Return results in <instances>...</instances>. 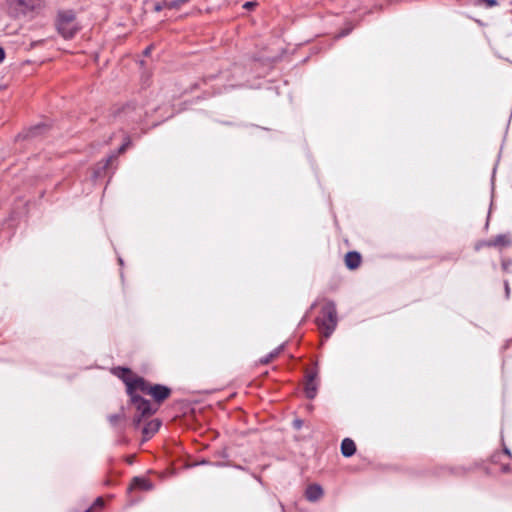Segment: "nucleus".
I'll return each instance as SVG.
<instances>
[{
	"label": "nucleus",
	"mask_w": 512,
	"mask_h": 512,
	"mask_svg": "<svg viewBox=\"0 0 512 512\" xmlns=\"http://www.w3.org/2000/svg\"><path fill=\"white\" fill-rule=\"evenodd\" d=\"M319 329L325 337H329L335 330L338 318L335 305L326 303L321 310V316L317 319Z\"/></svg>",
	"instance_id": "obj_1"
},
{
	"label": "nucleus",
	"mask_w": 512,
	"mask_h": 512,
	"mask_svg": "<svg viewBox=\"0 0 512 512\" xmlns=\"http://www.w3.org/2000/svg\"><path fill=\"white\" fill-rule=\"evenodd\" d=\"M57 29L66 39L72 38L76 33L75 15L72 11H63L58 14Z\"/></svg>",
	"instance_id": "obj_2"
},
{
	"label": "nucleus",
	"mask_w": 512,
	"mask_h": 512,
	"mask_svg": "<svg viewBox=\"0 0 512 512\" xmlns=\"http://www.w3.org/2000/svg\"><path fill=\"white\" fill-rule=\"evenodd\" d=\"M144 114L143 107L134 102H129L115 113V117L127 122H138Z\"/></svg>",
	"instance_id": "obj_3"
},
{
	"label": "nucleus",
	"mask_w": 512,
	"mask_h": 512,
	"mask_svg": "<svg viewBox=\"0 0 512 512\" xmlns=\"http://www.w3.org/2000/svg\"><path fill=\"white\" fill-rule=\"evenodd\" d=\"M131 401L137 410V414L133 420L135 426H138L143 418L149 417L156 412V409L152 408L150 402L139 395L133 394Z\"/></svg>",
	"instance_id": "obj_4"
},
{
	"label": "nucleus",
	"mask_w": 512,
	"mask_h": 512,
	"mask_svg": "<svg viewBox=\"0 0 512 512\" xmlns=\"http://www.w3.org/2000/svg\"><path fill=\"white\" fill-rule=\"evenodd\" d=\"M148 394L151 395L157 402H162L170 396L171 390L166 386L156 384L149 388Z\"/></svg>",
	"instance_id": "obj_5"
},
{
	"label": "nucleus",
	"mask_w": 512,
	"mask_h": 512,
	"mask_svg": "<svg viewBox=\"0 0 512 512\" xmlns=\"http://www.w3.org/2000/svg\"><path fill=\"white\" fill-rule=\"evenodd\" d=\"M114 373L125 382L127 386V392L130 396H132L134 393H132L131 387L136 376L133 375L130 369L122 367L115 368Z\"/></svg>",
	"instance_id": "obj_6"
},
{
	"label": "nucleus",
	"mask_w": 512,
	"mask_h": 512,
	"mask_svg": "<svg viewBox=\"0 0 512 512\" xmlns=\"http://www.w3.org/2000/svg\"><path fill=\"white\" fill-rule=\"evenodd\" d=\"M130 144H131V141H130V139L127 137V138L124 140V142L122 143V145L118 148V151H117V152H115V153H112L110 156H108V157L105 159L104 163H103V164H101V166H99V167H98V169H97V171H96L97 176H99V175H100L101 170L108 169L109 165L111 164V162H112L113 160H115V159L117 158L118 154L123 153V152H124V151L129 147V145H130Z\"/></svg>",
	"instance_id": "obj_7"
},
{
	"label": "nucleus",
	"mask_w": 512,
	"mask_h": 512,
	"mask_svg": "<svg viewBox=\"0 0 512 512\" xmlns=\"http://www.w3.org/2000/svg\"><path fill=\"white\" fill-rule=\"evenodd\" d=\"M323 489L318 484H311L305 491V496L308 501L315 502L323 496Z\"/></svg>",
	"instance_id": "obj_8"
},
{
	"label": "nucleus",
	"mask_w": 512,
	"mask_h": 512,
	"mask_svg": "<svg viewBox=\"0 0 512 512\" xmlns=\"http://www.w3.org/2000/svg\"><path fill=\"white\" fill-rule=\"evenodd\" d=\"M161 422L158 419H154L148 422L142 429L144 440L151 438L160 428Z\"/></svg>",
	"instance_id": "obj_9"
},
{
	"label": "nucleus",
	"mask_w": 512,
	"mask_h": 512,
	"mask_svg": "<svg viewBox=\"0 0 512 512\" xmlns=\"http://www.w3.org/2000/svg\"><path fill=\"white\" fill-rule=\"evenodd\" d=\"M361 263V255L356 251H350L345 255V264L349 269H356Z\"/></svg>",
	"instance_id": "obj_10"
},
{
	"label": "nucleus",
	"mask_w": 512,
	"mask_h": 512,
	"mask_svg": "<svg viewBox=\"0 0 512 512\" xmlns=\"http://www.w3.org/2000/svg\"><path fill=\"white\" fill-rule=\"evenodd\" d=\"M356 451V445L350 438H345L341 444V453L345 457L352 456Z\"/></svg>",
	"instance_id": "obj_11"
},
{
	"label": "nucleus",
	"mask_w": 512,
	"mask_h": 512,
	"mask_svg": "<svg viewBox=\"0 0 512 512\" xmlns=\"http://www.w3.org/2000/svg\"><path fill=\"white\" fill-rule=\"evenodd\" d=\"M151 386L152 385H149L143 378L136 377L133 380L131 391H132V393H134V391L138 389V390L148 394L149 388Z\"/></svg>",
	"instance_id": "obj_12"
},
{
	"label": "nucleus",
	"mask_w": 512,
	"mask_h": 512,
	"mask_svg": "<svg viewBox=\"0 0 512 512\" xmlns=\"http://www.w3.org/2000/svg\"><path fill=\"white\" fill-rule=\"evenodd\" d=\"M509 244H510V239H509L508 235H505V234H499L494 239L486 242L487 246H494V247L507 246Z\"/></svg>",
	"instance_id": "obj_13"
},
{
	"label": "nucleus",
	"mask_w": 512,
	"mask_h": 512,
	"mask_svg": "<svg viewBox=\"0 0 512 512\" xmlns=\"http://www.w3.org/2000/svg\"><path fill=\"white\" fill-rule=\"evenodd\" d=\"M132 487L134 488H139V489H142V490H151L153 485L152 483L145 479V478H139V477H135L132 481V484H131Z\"/></svg>",
	"instance_id": "obj_14"
},
{
	"label": "nucleus",
	"mask_w": 512,
	"mask_h": 512,
	"mask_svg": "<svg viewBox=\"0 0 512 512\" xmlns=\"http://www.w3.org/2000/svg\"><path fill=\"white\" fill-rule=\"evenodd\" d=\"M316 391H317V388L314 383V378H313V376H311L305 385L306 396L310 399H313L316 395Z\"/></svg>",
	"instance_id": "obj_15"
},
{
	"label": "nucleus",
	"mask_w": 512,
	"mask_h": 512,
	"mask_svg": "<svg viewBox=\"0 0 512 512\" xmlns=\"http://www.w3.org/2000/svg\"><path fill=\"white\" fill-rule=\"evenodd\" d=\"M45 129H46V125H44V124L36 125L30 129V132H29L30 136H32V137L37 136L38 134L42 133V131Z\"/></svg>",
	"instance_id": "obj_16"
},
{
	"label": "nucleus",
	"mask_w": 512,
	"mask_h": 512,
	"mask_svg": "<svg viewBox=\"0 0 512 512\" xmlns=\"http://www.w3.org/2000/svg\"><path fill=\"white\" fill-rule=\"evenodd\" d=\"M277 354H278V352L270 353L268 356L260 359V363L268 364L270 361H272L277 356Z\"/></svg>",
	"instance_id": "obj_17"
},
{
	"label": "nucleus",
	"mask_w": 512,
	"mask_h": 512,
	"mask_svg": "<svg viewBox=\"0 0 512 512\" xmlns=\"http://www.w3.org/2000/svg\"><path fill=\"white\" fill-rule=\"evenodd\" d=\"M479 3H484L486 7H494L498 4L497 0H478Z\"/></svg>",
	"instance_id": "obj_18"
},
{
	"label": "nucleus",
	"mask_w": 512,
	"mask_h": 512,
	"mask_svg": "<svg viewBox=\"0 0 512 512\" xmlns=\"http://www.w3.org/2000/svg\"><path fill=\"white\" fill-rule=\"evenodd\" d=\"M188 2V0H174L173 2H171L169 4V7L171 8H178L180 7L182 4Z\"/></svg>",
	"instance_id": "obj_19"
},
{
	"label": "nucleus",
	"mask_w": 512,
	"mask_h": 512,
	"mask_svg": "<svg viewBox=\"0 0 512 512\" xmlns=\"http://www.w3.org/2000/svg\"><path fill=\"white\" fill-rule=\"evenodd\" d=\"M255 6H256V3H255V2H252V1H248V2H245V3L243 4V8H244V9H247V10H251V9H253Z\"/></svg>",
	"instance_id": "obj_20"
},
{
	"label": "nucleus",
	"mask_w": 512,
	"mask_h": 512,
	"mask_svg": "<svg viewBox=\"0 0 512 512\" xmlns=\"http://www.w3.org/2000/svg\"><path fill=\"white\" fill-rule=\"evenodd\" d=\"M13 1L18 3L19 5L26 6V7L31 5V3H32V0H13Z\"/></svg>",
	"instance_id": "obj_21"
},
{
	"label": "nucleus",
	"mask_w": 512,
	"mask_h": 512,
	"mask_svg": "<svg viewBox=\"0 0 512 512\" xmlns=\"http://www.w3.org/2000/svg\"><path fill=\"white\" fill-rule=\"evenodd\" d=\"M348 33H349V30H344V31L340 32V33L337 35V38L344 37V36L348 35Z\"/></svg>",
	"instance_id": "obj_22"
},
{
	"label": "nucleus",
	"mask_w": 512,
	"mask_h": 512,
	"mask_svg": "<svg viewBox=\"0 0 512 512\" xmlns=\"http://www.w3.org/2000/svg\"><path fill=\"white\" fill-rule=\"evenodd\" d=\"M5 52L2 47H0V63L4 60Z\"/></svg>",
	"instance_id": "obj_23"
},
{
	"label": "nucleus",
	"mask_w": 512,
	"mask_h": 512,
	"mask_svg": "<svg viewBox=\"0 0 512 512\" xmlns=\"http://www.w3.org/2000/svg\"><path fill=\"white\" fill-rule=\"evenodd\" d=\"M510 264H511V262H510V261H506V260H504V261L502 262V266H503L504 270H507V268H508V266H509Z\"/></svg>",
	"instance_id": "obj_24"
},
{
	"label": "nucleus",
	"mask_w": 512,
	"mask_h": 512,
	"mask_svg": "<svg viewBox=\"0 0 512 512\" xmlns=\"http://www.w3.org/2000/svg\"><path fill=\"white\" fill-rule=\"evenodd\" d=\"M501 470H502L504 473H506V472H509V471H510V467H509L508 465H503V466L501 467Z\"/></svg>",
	"instance_id": "obj_25"
},
{
	"label": "nucleus",
	"mask_w": 512,
	"mask_h": 512,
	"mask_svg": "<svg viewBox=\"0 0 512 512\" xmlns=\"http://www.w3.org/2000/svg\"><path fill=\"white\" fill-rule=\"evenodd\" d=\"M95 505L102 506L103 505V499L102 498H97L96 501H95Z\"/></svg>",
	"instance_id": "obj_26"
},
{
	"label": "nucleus",
	"mask_w": 512,
	"mask_h": 512,
	"mask_svg": "<svg viewBox=\"0 0 512 512\" xmlns=\"http://www.w3.org/2000/svg\"><path fill=\"white\" fill-rule=\"evenodd\" d=\"M155 10H156V11H160V10H161V6H160V5H157V6L155 7Z\"/></svg>",
	"instance_id": "obj_27"
},
{
	"label": "nucleus",
	"mask_w": 512,
	"mask_h": 512,
	"mask_svg": "<svg viewBox=\"0 0 512 512\" xmlns=\"http://www.w3.org/2000/svg\"><path fill=\"white\" fill-rule=\"evenodd\" d=\"M149 51H150V48H146V50H145V54H148V53H149Z\"/></svg>",
	"instance_id": "obj_28"
},
{
	"label": "nucleus",
	"mask_w": 512,
	"mask_h": 512,
	"mask_svg": "<svg viewBox=\"0 0 512 512\" xmlns=\"http://www.w3.org/2000/svg\"><path fill=\"white\" fill-rule=\"evenodd\" d=\"M505 453H506V454H508V455H510V452H509V450H508V449H505Z\"/></svg>",
	"instance_id": "obj_29"
},
{
	"label": "nucleus",
	"mask_w": 512,
	"mask_h": 512,
	"mask_svg": "<svg viewBox=\"0 0 512 512\" xmlns=\"http://www.w3.org/2000/svg\"><path fill=\"white\" fill-rule=\"evenodd\" d=\"M119 263L122 265L123 264V261L121 258H119Z\"/></svg>",
	"instance_id": "obj_30"
},
{
	"label": "nucleus",
	"mask_w": 512,
	"mask_h": 512,
	"mask_svg": "<svg viewBox=\"0 0 512 512\" xmlns=\"http://www.w3.org/2000/svg\"><path fill=\"white\" fill-rule=\"evenodd\" d=\"M86 512H91V510L89 509V510H87Z\"/></svg>",
	"instance_id": "obj_31"
}]
</instances>
